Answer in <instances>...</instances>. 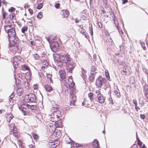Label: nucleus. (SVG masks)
Returning <instances> with one entry per match:
<instances>
[{
	"instance_id": "1",
	"label": "nucleus",
	"mask_w": 148,
	"mask_h": 148,
	"mask_svg": "<svg viewBox=\"0 0 148 148\" xmlns=\"http://www.w3.org/2000/svg\"><path fill=\"white\" fill-rule=\"evenodd\" d=\"M55 59L57 61L65 64L72 60L70 55L68 53L63 54H57L55 56Z\"/></svg>"
},
{
	"instance_id": "2",
	"label": "nucleus",
	"mask_w": 148,
	"mask_h": 148,
	"mask_svg": "<svg viewBox=\"0 0 148 148\" xmlns=\"http://www.w3.org/2000/svg\"><path fill=\"white\" fill-rule=\"evenodd\" d=\"M18 108L21 111L24 115H29L30 114V111L28 107V104L20 102L18 103Z\"/></svg>"
},
{
	"instance_id": "3",
	"label": "nucleus",
	"mask_w": 148,
	"mask_h": 148,
	"mask_svg": "<svg viewBox=\"0 0 148 148\" xmlns=\"http://www.w3.org/2000/svg\"><path fill=\"white\" fill-rule=\"evenodd\" d=\"M70 105L71 106H76V103L77 101L76 97V92L75 90L73 89L70 91Z\"/></svg>"
},
{
	"instance_id": "4",
	"label": "nucleus",
	"mask_w": 148,
	"mask_h": 148,
	"mask_svg": "<svg viewBox=\"0 0 148 148\" xmlns=\"http://www.w3.org/2000/svg\"><path fill=\"white\" fill-rule=\"evenodd\" d=\"M36 100V98L35 95L29 93V94L26 95L24 97V101L27 103L29 102H35Z\"/></svg>"
},
{
	"instance_id": "5",
	"label": "nucleus",
	"mask_w": 148,
	"mask_h": 148,
	"mask_svg": "<svg viewBox=\"0 0 148 148\" xmlns=\"http://www.w3.org/2000/svg\"><path fill=\"white\" fill-rule=\"evenodd\" d=\"M65 64L66 69L68 72L72 73V71L75 67L74 64L72 60H71Z\"/></svg>"
},
{
	"instance_id": "6",
	"label": "nucleus",
	"mask_w": 148,
	"mask_h": 148,
	"mask_svg": "<svg viewBox=\"0 0 148 148\" xmlns=\"http://www.w3.org/2000/svg\"><path fill=\"white\" fill-rule=\"evenodd\" d=\"M22 58L20 56H15L13 59V65L14 68H16L21 62Z\"/></svg>"
},
{
	"instance_id": "7",
	"label": "nucleus",
	"mask_w": 148,
	"mask_h": 148,
	"mask_svg": "<svg viewBox=\"0 0 148 148\" xmlns=\"http://www.w3.org/2000/svg\"><path fill=\"white\" fill-rule=\"evenodd\" d=\"M106 81V80L105 79L99 76L96 80V85L98 87L100 88Z\"/></svg>"
},
{
	"instance_id": "8",
	"label": "nucleus",
	"mask_w": 148,
	"mask_h": 148,
	"mask_svg": "<svg viewBox=\"0 0 148 148\" xmlns=\"http://www.w3.org/2000/svg\"><path fill=\"white\" fill-rule=\"evenodd\" d=\"M131 70V69L130 66L127 65L125 66H123L121 73L123 75L128 76L130 75Z\"/></svg>"
},
{
	"instance_id": "9",
	"label": "nucleus",
	"mask_w": 148,
	"mask_h": 148,
	"mask_svg": "<svg viewBox=\"0 0 148 148\" xmlns=\"http://www.w3.org/2000/svg\"><path fill=\"white\" fill-rule=\"evenodd\" d=\"M60 14L62 18H67L70 15V12L67 9H63L61 10Z\"/></svg>"
},
{
	"instance_id": "10",
	"label": "nucleus",
	"mask_w": 148,
	"mask_h": 148,
	"mask_svg": "<svg viewBox=\"0 0 148 148\" xmlns=\"http://www.w3.org/2000/svg\"><path fill=\"white\" fill-rule=\"evenodd\" d=\"M59 46V45L58 42H53L51 44V49L53 52H55L58 51Z\"/></svg>"
},
{
	"instance_id": "11",
	"label": "nucleus",
	"mask_w": 148,
	"mask_h": 148,
	"mask_svg": "<svg viewBox=\"0 0 148 148\" xmlns=\"http://www.w3.org/2000/svg\"><path fill=\"white\" fill-rule=\"evenodd\" d=\"M7 33L8 34L9 40L11 38L13 39V38H14L16 36V33L15 28L12 29L11 30L9 31Z\"/></svg>"
},
{
	"instance_id": "12",
	"label": "nucleus",
	"mask_w": 148,
	"mask_h": 148,
	"mask_svg": "<svg viewBox=\"0 0 148 148\" xmlns=\"http://www.w3.org/2000/svg\"><path fill=\"white\" fill-rule=\"evenodd\" d=\"M13 38L14 39H13L11 41L10 40H9L10 47L16 46L18 45L19 43V40L18 38L15 37Z\"/></svg>"
},
{
	"instance_id": "13",
	"label": "nucleus",
	"mask_w": 148,
	"mask_h": 148,
	"mask_svg": "<svg viewBox=\"0 0 148 148\" xmlns=\"http://www.w3.org/2000/svg\"><path fill=\"white\" fill-rule=\"evenodd\" d=\"M60 116V112L59 111H57L56 112H55L53 114V119H52V117H51V120L53 122H56L57 121L58 119Z\"/></svg>"
},
{
	"instance_id": "14",
	"label": "nucleus",
	"mask_w": 148,
	"mask_h": 148,
	"mask_svg": "<svg viewBox=\"0 0 148 148\" xmlns=\"http://www.w3.org/2000/svg\"><path fill=\"white\" fill-rule=\"evenodd\" d=\"M9 127V131L10 132L12 133V134L19 131L17 129L16 127L15 126V124L14 123L10 125Z\"/></svg>"
},
{
	"instance_id": "15",
	"label": "nucleus",
	"mask_w": 148,
	"mask_h": 148,
	"mask_svg": "<svg viewBox=\"0 0 148 148\" xmlns=\"http://www.w3.org/2000/svg\"><path fill=\"white\" fill-rule=\"evenodd\" d=\"M50 132L53 133L55 130L56 128V125L55 123H50L48 127Z\"/></svg>"
},
{
	"instance_id": "16",
	"label": "nucleus",
	"mask_w": 148,
	"mask_h": 148,
	"mask_svg": "<svg viewBox=\"0 0 148 148\" xmlns=\"http://www.w3.org/2000/svg\"><path fill=\"white\" fill-rule=\"evenodd\" d=\"M97 101L101 104H103L105 102L106 97L103 95L97 97Z\"/></svg>"
},
{
	"instance_id": "17",
	"label": "nucleus",
	"mask_w": 148,
	"mask_h": 148,
	"mask_svg": "<svg viewBox=\"0 0 148 148\" xmlns=\"http://www.w3.org/2000/svg\"><path fill=\"white\" fill-rule=\"evenodd\" d=\"M101 16L103 17H108V12H107L106 11L104 8L103 7H102L101 8Z\"/></svg>"
},
{
	"instance_id": "18",
	"label": "nucleus",
	"mask_w": 148,
	"mask_h": 148,
	"mask_svg": "<svg viewBox=\"0 0 148 148\" xmlns=\"http://www.w3.org/2000/svg\"><path fill=\"white\" fill-rule=\"evenodd\" d=\"M92 147L93 148H100L99 142L97 139H95L92 143Z\"/></svg>"
},
{
	"instance_id": "19",
	"label": "nucleus",
	"mask_w": 148,
	"mask_h": 148,
	"mask_svg": "<svg viewBox=\"0 0 148 148\" xmlns=\"http://www.w3.org/2000/svg\"><path fill=\"white\" fill-rule=\"evenodd\" d=\"M68 80L69 83L70 84L69 88H72L74 87L75 84L73 82L72 79V77L71 76H70L69 77Z\"/></svg>"
},
{
	"instance_id": "20",
	"label": "nucleus",
	"mask_w": 148,
	"mask_h": 148,
	"mask_svg": "<svg viewBox=\"0 0 148 148\" xmlns=\"http://www.w3.org/2000/svg\"><path fill=\"white\" fill-rule=\"evenodd\" d=\"M44 88L46 91L47 92H50L53 90V88L52 86L49 84L45 85Z\"/></svg>"
},
{
	"instance_id": "21",
	"label": "nucleus",
	"mask_w": 148,
	"mask_h": 148,
	"mask_svg": "<svg viewBox=\"0 0 148 148\" xmlns=\"http://www.w3.org/2000/svg\"><path fill=\"white\" fill-rule=\"evenodd\" d=\"M60 77L62 79H65L66 77V73L64 70H60L59 71Z\"/></svg>"
},
{
	"instance_id": "22",
	"label": "nucleus",
	"mask_w": 148,
	"mask_h": 148,
	"mask_svg": "<svg viewBox=\"0 0 148 148\" xmlns=\"http://www.w3.org/2000/svg\"><path fill=\"white\" fill-rule=\"evenodd\" d=\"M59 144V143L57 141L49 142V145L50 146V147L52 148L56 147Z\"/></svg>"
},
{
	"instance_id": "23",
	"label": "nucleus",
	"mask_w": 148,
	"mask_h": 148,
	"mask_svg": "<svg viewBox=\"0 0 148 148\" xmlns=\"http://www.w3.org/2000/svg\"><path fill=\"white\" fill-rule=\"evenodd\" d=\"M70 85L67 82H66L64 84L63 88L62 91L65 92H66L68 91V86H69Z\"/></svg>"
},
{
	"instance_id": "24",
	"label": "nucleus",
	"mask_w": 148,
	"mask_h": 148,
	"mask_svg": "<svg viewBox=\"0 0 148 148\" xmlns=\"http://www.w3.org/2000/svg\"><path fill=\"white\" fill-rule=\"evenodd\" d=\"M14 116L11 114H7L6 116V118L7 121L10 122L11 120L13 118Z\"/></svg>"
},
{
	"instance_id": "25",
	"label": "nucleus",
	"mask_w": 148,
	"mask_h": 148,
	"mask_svg": "<svg viewBox=\"0 0 148 148\" xmlns=\"http://www.w3.org/2000/svg\"><path fill=\"white\" fill-rule=\"evenodd\" d=\"M12 25H7L5 27V30L6 33L14 28L12 27Z\"/></svg>"
},
{
	"instance_id": "26",
	"label": "nucleus",
	"mask_w": 148,
	"mask_h": 148,
	"mask_svg": "<svg viewBox=\"0 0 148 148\" xmlns=\"http://www.w3.org/2000/svg\"><path fill=\"white\" fill-rule=\"evenodd\" d=\"M16 91L17 94L19 96H21L23 93V88H18Z\"/></svg>"
},
{
	"instance_id": "27",
	"label": "nucleus",
	"mask_w": 148,
	"mask_h": 148,
	"mask_svg": "<svg viewBox=\"0 0 148 148\" xmlns=\"http://www.w3.org/2000/svg\"><path fill=\"white\" fill-rule=\"evenodd\" d=\"M47 77L49 82L50 83H53L52 80V75L50 74H47Z\"/></svg>"
},
{
	"instance_id": "28",
	"label": "nucleus",
	"mask_w": 148,
	"mask_h": 148,
	"mask_svg": "<svg viewBox=\"0 0 148 148\" xmlns=\"http://www.w3.org/2000/svg\"><path fill=\"white\" fill-rule=\"evenodd\" d=\"M82 104L83 106H85L87 107H89L90 106V103H89L86 99H85L82 103Z\"/></svg>"
},
{
	"instance_id": "29",
	"label": "nucleus",
	"mask_w": 148,
	"mask_h": 148,
	"mask_svg": "<svg viewBox=\"0 0 148 148\" xmlns=\"http://www.w3.org/2000/svg\"><path fill=\"white\" fill-rule=\"evenodd\" d=\"M2 12L3 17L2 19L3 20L6 18V16H7L8 13L4 11V9L3 8L2 9Z\"/></svg>"
},
{
	"instance_id": "30",
	"label": "nucleus",
	"mask_w": 148,
	"mask_h": 148,
	"mask_svg": "<svg viewBox=\"0 0 148 148\" xmlns=\"http://www.w3.org/2000/svg\"><path fill=\"white\" fill-rule=\"evenodd\" d=\"M23 85L24 88H25L27 89H29V85L28 82H24L23 83Z\"/></svg>"
},
{
	"instance_id": "31",
	"label": "nucleus",
	"mask_w": 148,
	"mask_h": 148,
	"mask_svg": "<svg viewBox=\"0 0 148 148\" xmlns=\"http://www.w3.org/2000/svg\"><path fill=\"white\" fill-rule=\"evenodd\" d=\"M88 96L91 101H93L94 99V94L92 92H90L88 93Z\"/></svg>"
},
{
	"instance_id": "32",
	"label": "nucleus",
	"mask_w": 148,
	"mask_h": 148,
	"mask_svg": "<svg viewBox=\"0 0 148 148\" xmlns=\"http://www.w3.org/2000/svg\"><path fill=\"white\" fill-rule=\"evenodd\" d=\"M28 107L29 109H31V110H35L37 109L38 107L37 106L34 105H30L28 104Z\"/></svg>"
},
{
	"instance_id": "33",
	"label": "nucleus",
	"mask_w": 148,
	"mask_h": 148,
	"mask_svg": "<svg viewBox=\"0 0 148 148\" xmlns=\"http://www.w3.org/2000/svg\"><path fill=\"white\" fill-rule=\"evenodd\" d=\"M14 78L15 79L16 86L17 88H18L20 86L21 82L20 80H19L18 79H16V77H15Z\"/></svg>"
},
{
	"instance_id": "34",
	"label": "nucleus",
	"mask_w": 148,
	"mask_h": 148,
	"mask_svg": "<svg viewBox=\"0 0 148 148\" xmlns=\"http://www.w3.org/2000/svg\"><path fill=\"white\" fill-rule=\"evenodd\" d=\"M58 127H61L62 126V122L61 120H59V121H57L56 122H54Z\"/></svg>"
},
{
	"instance_id": "35",
	"label": "nucleus",
	"mask_w": 148,
	"mask_h": 148,
	"mask_svg": "<svg viewBox=\"0 0 148 148\" xmlns=\"http://www.w3.org/2000/svg\"><path fill=\"white\" fill-rule=\"evenodd\" d=\"M115 18H116V17H114L113 20L114 21V23L115 24V26L116 29H117L118 30H119V22L117 20H116L115 19Z\"/></svg>"
},
{
	"instance_id": "36",
	"label": "nucleus",
	"mask_w": 148,
	"mask_h": 148,
	"mask_svg": "<svg viewBox=\"0 0 148 148\" xmlns=\"http://www.w3.org/2000/svg\"><path fill=\"white\" fill-rule=\"evenodd\" d=\"M107 38L109 42L111 44H112L113 43V42L112 39L111 38V37L109 34H108L107 35Z\"/></svg>"
},
{
	"instance_id": "37",
	"label": "nucleus",
	"mask_w": 148,
	"mask_h": 148,
	"mask_svg": "<svg viewBox=\"0 0 148 148\" xmlns=\"http://www.w3.org/2000/svg\"><path fill=\"white\" fill-rule=\"evenodd\" d=\"M28 29V27L27 26H25L23 27L21 30L22 32L23 33H25V32L27 31Z\"/></svg>"
},
{
	"instance_id": "38",
	"label": "nucleus",
	"mask_w": 148,
	"mask_h": 148,
	"mask_svg": "<svg viewBox=\"0 0 148 148\" xmlns=\"http://www.w3.org/2000/svg\"><path fill=\"white\" fill-rule=\"evenodd\" d=\"M10 19L14 20H16L15 15L14 13H11L10 15Z\"/></svg>"
},
{
	"instance_id": "39",
	"label": "nucleus",
	"mask_w": 148,
	"mask_h": 148,
	"mask_svg": "<svg viewBox=\"0 0 148 148\" xmlns=\"http://www.w3.org/2000/svg\"><path fill=\"white\" fill-rule=\"evenodd\" d=\"M13 135L17 139H18V138L20 136V134L19 131L15 133H14L13 134Z\"/></svg>"
},
{
	"instance_id": "40",
	"label": "nucleus",
	"mask_w": 148,
	"mask_h": 148,
	"mask_svg": "<svg viewBox=\"0 0 148 148\" xmlns=\"http://www.w3.org/2000/svg\"><path fill=\"white\" fill-rule=\"evenodd\" d=\"M89 32L90 33L91 35L92 36L93 34V28L92 24H91V25L90 24V26L89 27Z\"/></svg>"
},
{
	"instance_id": "41",
	"label": "nucleus",
	"mask_w": 148,
	"mask_h": 148,
	"mask_svg": "<svg viewBox=\"0 0 148 148\" xmlns=\"http://www.w3.org/2000/svg\"><path fill=\"white\" fill-rule=\"evenodd\" d=\"M95 93L97 95V97L103 95L99 90H96L95 91Z\"/></svg>"
},
{
	"instance_id": "42",
	"label": "nucleus",
	"mask_w": 148,
	"mask_h": 148,
	"mask_svg": "<svg viewBox=\"0 0 148 148\" xmlns=\"http://www.w3.org/2000/svg\"><path fill=\"white\" fill-rule=\"evenodd\" d=\"M136 139L138 146L140 147L143 145V143L139 139L138 137L136 138Z\"/></svg>"
},
{
	"instance_id": "43",
	"label": "nucleus",
	"mask_w": 148,
	"mask_h": 148,
	"mask_svg": "<svg viewBox=\"0 0 148 148\" xmlns=\"http://www.w3.org/2000/svg\"><path fill=\"white\" fill-rule=\"evenodd\" d=\"M114 93L115 95L118 97H120V92H119V90H115L114 91Z\"/></svg>"
},
{
	"instance_id": "44",
	"label": "nucleus",
	"mask_w": 148,
	"mask_h": 148,
	"mask_svg": "<svg viewBox=\"0 0 148 148\" xmlns=\"http://www.w3.org/2000/svg\"><path fill=\"white\" fill-rule=\"evenodd\" d=\"M36 117L40 121L41 120V119H42V115L40 113L36 115Z\"/></svg>"
},
{
	"instance_id": "45",
	"label": "nucleus",
	"mask_w": 148,
	"mask_h": 148,
	"mask_svg": "<svg viewBox=\"0 0 148 148\" xmlns=\"http://www.w3.org/2000/svg\"><path fill=\"white\" fill-rule=\"evenodd\" d=\"M71 2V0H63V4H68Z\"/></svg>"
},
{
	"instance_id": "46",
	"label": "nucleus",
	"mask_w": 148,
	"mask_h": 148,
	"mask_svg": "<svg viewBox=\"0 0 148 148\" xmlns=\"http://www.w3.org/2000/svg\"><path fill=\"white\" fill-rule=\"evenodd\" d=\"M13 49L14 50V51L16 52H18V51L19 50V46L18 45H16L13 46Z\"/></svg>"
},
{
	"instance_id": "47",
	"label": "nucleus",
	"mask_w": 148,
	"mask_h": 148,
	"mask_svg": "<svg viewBox=\"0 0 148 148\" xmlns=\"http://www.w3.org/2000/svg\"><path fill=\"white\" fill-rule=\"evenodd\" d=\"M33 56L34 59L36 60H38L40 58V56L38 54H36L34 55Z\"/></svg>"
},
{
	"instance_id": "48",
	"label": "nucleus",
	"mask_w": 148,
	"mask_h": 148,
	"mask_svg": "<svg viewBox=\"0 0 148 148\" xmlns=\"http://www.w3.org/2000/svg\"><path fill=\"white\" fill-rule=\"evenodd\" d=\"M78 30L79 32H80L83 35L86 33L85 30L84 29L82 30H81V29H78Z\"/></svg>"
},
{
	"instance_id": "49",
	"label": "nucleus",
	"mask_w": 148,
	"mask_h": 148,
	"mask_svg": "<svg viewBox=\"0 0 148 148\" xmlns=\"http://www.w3.org/2000/svg\"><path fill=\"white\" fill-rule=\"evenodd\" d=\"M43 4L42 3H41L38 4V5L37 8L38 9L40 10V9L43 7Z\"/></svg>"
},
{
	"instance_id": "50",
	"label": "nucleus",
	"mask_w": 148,
	"mask_h": 148,
	"mask_svg": "<svg viewBox=\"0 0 148 148\" xmlns=\"http://www.w3.org/2000/svg\"><path fill=\"white\" fill-rule=\"evenodd\" d=\"M42 13L41 12H39L37 16V18L39 19H40L42 17Z\"/></svg>"
},
{
	"instance_id": "51",
	"label": "nucleus",
	"mask_w": 148,
	"mask_h": 148,
	"mask_svg": "<svg viewBox=\"0 0 148 148\" xmlns=\"http://www.w3.org/2000/svg\"><path fill=\"white\" fill-rule=\"evenodd\" d=\"M21 66L23 68H24L26 70H28V69H29V68L28 67L26 66L25 64H24L23 65H21Z\"/></svg>"
},
{
	"instance_id": "52",
	"label": "nucleus",
	"mask_w": 148,
	"mask_h": 148,
	"mask_svg": "<svg viewBox=\"0 0 148 148\" xmlns=\"http://www.w3.org/2000/svg\"><path fill=\"white\" fill-rule=\"evenodd\" d=\"M95 76H93V75L92 76H90L89 77V80L91 82H92L93 81L94 79Z\"/></svg>"
},
{
	"instance_id": "53",
	"label": "nucleus",
	"mask_w": 148,
	"mask_h": 148,
	"mask_svg": "<svg viewBox=\"0 0 148 148\" xmlns=\"http://www.w3.org/2000/svg\"><path fill=\"white\" fill-rule=\"evenodd\" d=\"M32 136L34 139H38V135L37 134H34Z\"/></svg>"
},
{
	"instance_id": "54",
	"label": "nucleus",
	"mask_w": 148,
	"mask_h": 148,
	"mask_svg": "<svg viewBox=\"0 0 148 148\" xmlns=\"http://www.w3.org/2000/svg\"><path fill=\"white\" fill-rule=\"evenodd\" d=\"M105 75L108 79H110V77L109 76V73L108 71H105Z\"/></svg>"
},
{
	"instance_id": "55",
	"label": "nucleus",
	"mask_w": 148,
	"mask_h": 148,
	"mask_svg": "<svg viewBox=\"0 0 148 148\" xmlns=\"http://www.w3.org/2000/svg\"><path fill=\"white\" fill-rule=\"evenodd\" d=\"M96 67L95 66H93L91 68V71L94 72L96 69Z\"/></svg>"
},
{
	"instance_id": "56",
	"label": "nucleus",
	"mask_w": 148,
	"mask_h": 148,
	"mask_svg": "<svg viewBox=\"0 0 148 148\" xmlns=\"http://www.w3.org/2000/svg\"><path fill=\"white\" fill-rule=\"evenodd\" d=\"M18 143L20 147H22L23 145V143L22 142V141L20 140H18Z\"/></svg>"
},
{
	"instance_id": "57",
	"label": "nucleus",
	"mask_w": 148,
	"mask_h": 148,
	"mask_svg": "<svg viewBox=\"0 0 148 148\" xmlns=\"http://www.w3.org/2000/svg\"><path fill=\"white\" fill-rule=\"evenodd\" d=\"M140 45L142 46V47L143 48V49L144 50H145L146 48V47L145 46V44L143 42H141L140 43Z\"/></svg>"
},
{
	"instance_id": "58",
	"label": "nucleus",
	"mask_w": 148,
	"mask_h": 148,
	"mask_svg": "<svg viewBox=\"0 0 148 148\" xmlns=\"http://www.w3.org/2000/svg\"><path fill=\"white\" fill-rule=\"evenodd\" d=\"M140 117L141 119L144 120L145 118V115L144 114H141L140 115Z\"/></svg>"
},
{
	"instance_id": "59",
	"label": "nucleus",
	"mask_w": 148,
	"mask_h": 148,
	"mask_svg": "<svg viewBox=\"0 0 148 148\" xmlns=\"http://www.w3.org/2000/svg\"><path fill=\"white\" fill-rule=\"evenodd\" d=\"M15 10V9L13 7H11L10 8L8 9V11L10 12H12L13 11H14Z\"/></svg>"
},
{
	"instance_id": "60",
	"label": "nucleus",
	"mask_w": 148,
	"mask_h": 148,
	"mask_svg": "<svg viewBox=\"0 0 148 148\" xmlns=\"http://www.w3.org/2000/svg\"><path fill=\"white\" fill-rule=\"evenodd\" d=\"M109 103L110 104H111L112 105H113L114 104V103L113 102L112 98L111 97H110L109 98Z\"/></svg>"
},
{
	"instance_id": "61",
	"label": "nucleus",
	"mask_w": 148,
	"mask_h": 148,
	"mask_svg": "<svg viewBox=\"0 0 148 148\" xmlns=\"http://www.w3.org/2000/svg\"><path fill=\"white\" fill-rule=\"evenodd\" d=\"M82 71L83 74V75L84 76L85 75V74L86 73V71L83 68H82Z\"/></svg>"
},
{
	"instance_id": "62",
	"label": "nucleus",
	"mask_w": 148,
	"mask_h": 148,
	"mask_svg": "<svg viewBox=\"0 0 148 148\" xmlns=\"http://www.w3.org/2000/svg\"><path fill=\"white\" fill-rule=\"evenodd\" d=\"M66 139L67 140H66V142L67 144H69L71 143V140L69 138H68Z\"/></svg>"
},
{
	"instance_id": "63",
	"label": "nucleus",
	"mask_w": 148,
	"mask_h": 148,
	"mask_svg": "<svg viewBox=\"0 0 148 148\" xmlns=\"http://www.w3.org/2000/svg\"><path fill=\"white\" fill-rule=\"evenodd\" d=\"M132 101L133 103L134 104L135 106L136 105H137V100L136 99H133Z\"/></svg>"
},
{
	"instance_id": "64",
	"label": "nucleus",
	"mask_w": 148,
	"mask_h": 148,
	"mask_svg": "<svg viewBox=\"0 0 148 148\" xmlns=\"http://www.w3.org/2000/svg\"><path fill=\"white\" fill-rule=\"evenodd\" d=\"M28 11L31 15H32L33 14V11L32 9H31V8H29L28 9Z\"/></svg>"
}]
</instances>
